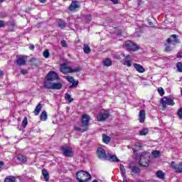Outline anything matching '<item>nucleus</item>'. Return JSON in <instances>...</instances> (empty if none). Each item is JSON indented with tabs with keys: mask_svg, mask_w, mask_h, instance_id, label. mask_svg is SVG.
<instances>
[{
	"mask_svg": "<svg viewBox=\"0 0 182 182\" xmlns=\"http://www.w3.org/2000/svg\"><path fill=\"white\" fill-rule=\"evenodd\" d=\"M176 68H177L178 72H181V73L182 72V63H178L176 64Z\"/></svg>",
	"mask_w": 182,
	"mask_h": 182,
	"instance_id": "obj_41",
	"label": "nucleus"
},
{
	"mask_svg": "<svg viewBox=\"0 0 182 182\" xmlns=\"http://www.w3.org/2000/svg\"><path fill=\"white\" fill-rule=\"evenodd\" d=\"M160 105H161L164 109H166L167 106H174L176 103L174 102V98H171L168 97H164L160 100Z\"/></svg>",
	"mask_w": 182,
	"mask_h": 182,
	"instance_id": "obj_3",
	"label": "nucleus"
},
{
	"mask_svg": "<svg viewBox=\"0 0 182 182\" xmlns=\"http://www.w3.org/2000/svg\"><path fill=\"white\" fill-rule=\"evenodd\" d=\"M71 83H72V85L70 86V89H73V88L77 87V85H79V81L74 80V81Z\"/></svg>",
	"mask_w": 182,
	"mask_h": 182,
	"instance_id": "obj_33",
	"label": "nucleus"
},
{
	"mask_svg": "<svg viewBox=\"0 0 182 182\" xmlns=\"http://www.w3.org/2000/svg\"><path fill=\"white\" fill-rule=\"evenodd\" d=\"M171 168L175 170L176 173H182V162L179 164H176V162L172 161L171 163Z\"/></svg>",
	"mask_w": 182,
	"mask_h": 182,
	"instance_id": "obj_11",
	"label": "nucleus"
},
{
	"mask_svg": "<svg viewBox=\"0 0 182 182\" xmlns=\"http://www.w3.org/2000/svg\"><path fill=\"white\" fill-rule=\"evenodd\" d=\"M149 154L142 152L140 156L139 164L142 167H147L149 166Z\"/></svg>",
	"mask_w": 182,
	"mask_h": 182,
	"instance_id": "obj_4",
	"label": "nucleus"
},
{
	"mask_svg": "<svg viewBox=\"0 0 182 182\" xmlns=\"http://www.w3.org/2000/svg\"><path fill=\"white\" fill-rule=\"evenodd\" d=\"M21 73H22V75H26V73H28V70H22L21 71Z\"/></svg>",
	"mask_w": 182,
	"mask_h": 182,
	"instance_id": "obj_49",
	"label": "nucleus"
},
{
	"mask_svg": "<svg viewBox=\"0 0 182 182\" xmlns=\"http://www.w3.org/2000/svg\"><path fill=\"white\" fill-rule=\"evenodd\" d=\"M40 119L42 120V122H45L48 119V114L46 113V111H43L40 115Z\"/></svg>",
	"mask_w": 182,
	"mask_h": 182,
	"instance_id": "obj_24",
	"label": "nucleus"
},
{
	"mask_svg": "<svg viewBox=\"0 0 182 182\" xmlns=\"http://www.w3.org/2000/svg\"><path fill=\"white\" fill-rule=\"evenodd\" d=\"M42 174H43L46 181H49V173H48V171L46 169H43Z\"/></svg>",
	"mask_w": 182,
	"mask_h": 182,
	"instance_id": "obj_26",
	"label": "nucleus"
},
{
	"mask_svg": "<svg viewBox=\"0 0 182 182\" xmlns=\"http://www.w3.org/2000/svg\"><path fill=\"white\" fill-rule=\"evenodd\" d=\"M107 160H109V161H114V162H119L120 160L117 159V156L116 155H112L110 154H108L107 155Z\"/></svg>",
	"mask_w": 182,
	"mask_h": 182,
	"instance_id": "obj_18",
	"label": "nucleus"
},
{
	"mask_svg": "<svg viewBox=\"0 0 182 182\" xmlns=\"http://www.w3.org/2000/svg\"><path fill=\"white\" fill-rule=\"evenodd\" d=\"M17 160H18V161H21V163H26V161H28V159L26 158V156L23 154H18L17 156Z\"/></svg>",
	"mask_w": 182,
	"mask_h": 182,
	"instance_id": "obj_22",
	"label": "nucleus"
},
{
	"mask_svg": "<svg viewBox=\"0 0 182 182\" xmlns=\"http://www.w3.org/2000/svg\"><path fill=\"white\" fill-rule=\"evenodd\" d=\"M74 130H75L76 132H79V131L81 130V132H82V130H83V129H82V128H80L79 127H74Z\"/></svg>",
	"mask_w": 182,
	"mask_h": 182,
	"instance_id": "obj_48",
	"label": "nucleus"
},
{
	"mask_svg": "<svg viewBox=\"0 0 182 182\" xmlns=\"http://www.w3.org/2000/svg\"><path fill=\"white\" fill-rule=\"evenodd\" d=\"M39 1H40L41 4H45V2H46V0H39Z\"/></svg>",
	"mask_w": 182,
	"mask_h": 182,
	"instance_id": "obj_55",
	"label": "nucleus"
},
{
	"mask_svg": "<svg viewBox=\"0 0 182 182\" xmlns=\"http://www.w3.org/2000/svg\"><path fill=\"white\" fill-rule=\"evenodd\" d=\"M4 1H5V0H0V4H2V2H4Z\"/></svg>",
	"mask_w": 182,
	"mask_h": 182,
	"instance_id": "obj_58",
	"label": "nucleus"
},
{
	"mask_svg": "<svg viewBox=\"0 0 182 182\" xmlns=\"http://www.w3.org/2000/svg\"><path fill=\"white\" fill-rule=\"evenodd\" d=\"M149 25L151 26V25H153V23L149 21Z\"/></svg>",
	"mask_w": 182,
	"mask_h": 182,
	"instance_id": "obj_56",
	"label": "nucleus"
},
{
	"mask_svg": "<svg viewBox=\"0 0 182 182\" xmlns=\"http://www.w3.org/2000/svg\"><path fill=\"white\" fill-rule=\"evenodd\" d=\"M122 64L124 65L125 66H127V68H131L132 66V56L130 55H127L125 57L124 60L122 62Z\"/></svg>",
	"mask_w": 182,
	"mask_h": 182,
	"instance_id": "obj_16",
	"label": "nucleus"
},
{
	"mask_svg": "<svg viewBox=\"0 0 182 182\" xmlns=\"http://www.w3.org/2000/svg\"><path fill=\"white\" fill-rule=\"evenodd\" d=\"M17 65L19 66H22L26 63V56L25 55H19L16 60Z\"/></svg>",
	"mask_w": 182,
	"mask_h": 182,
	"instance_id": "obj_14",
	"label": "nucleus"
},
{
	"mask_svg": "<svg viewBox=\"0 0 182 182\" xmlns=\"http://www.w3.org/2000/svg\"><path fill=\"white\" fill-rule=\"evenodd\" d=\"M4 162L0 161V168H2V167H4Z\"/></svg>",
	"mask_w": 182,
	"mask_h": 182,
	"instance_id": "obj_52",
	"label": "nucleus"
},
{
	"mask_svg": "<svg viewBox=\"0 0 182 182\" xmlns=\"http://www.w3.org/2000/svg\"><path fill=\"white\" fill-rule=\"evenodd\" d=\"M5 26V21L0 20V28H4Z\"/></svg>",
	"mask_w": 182,
	"mask_h": 182,
	"instance_id": "obj_47",
	"label": "nucleus"
},
{
	"mask_svg": "<svg viewBox=\"0 0 182 182\" xmlns=\"http://www.w3.org/2000/svg\"><path fill=\"white\" fill-rule=\"evenodd\" d=\"M46 80H58L59 79V75L55 71H50L48 73L46 77Z\"/></svg>",
	"mask_w": 182,
	"mask_h": 182,
	"instance_id": "obj_10",
	"label": "nucleus"
},
{
	"mask_svg": "<svg viewBox=\"0 0 182 182\" xmlns=\"http://www.w3.org/2000/svg\"><path fill=\"white\" fill-rule=\"evenodd\" d=\"M66 80L68 82H70V83H73V82L75 80V79H73V77H72V76H67Z\"/></svg>",
	"mask_w": 182,
	"mask_h": 182,
	"instance_id": "obj_44",
	"label": "nucleus"
},
{
	"mask_svg": "<svg viewBox=\"0 0 182 182\" xmlns=\"http://www.w3.org/2000/svg\"><path fill=\"white\" fill-rule=\"evenodd\" d=\"M139 123H144V121L146 120V111L144 109L139 111Z\"/></svg>",
	"mask_w": 182,
	"mask_h": 182,
	"instance_id": "obj_15",
	"label": "nucleus"
},
{
	"mask_svg": "<svg viewBox=\"0 0 182 182\" xmlns=\"http://www.w3.org/2000/svg\"><path fill=\"white\" fill-rule=\"evenodd\" d=\"M170 45H171V43H166L165 44L166 52H171L172 49H171V47H170Z\"/></svg>",
	"mask_w": 182,
	"mask_h": 182,
	"instance_id": "obj_35",
	"label": "nucleus"
},
{
	"mask_svg": "<svg viewBox=\"0 0 182 182\" xmlns=\"http://www.w3.org/2000/svg\"><path fill=\"white\" fill-rule=\"evenodd\" d=\"M79 8H80V4H79V1L73 0L69 6V10L71 12H75V11H76V9H79Z\"/></svg>",
	"mask_w": 182,
	"mask_h": 182,
	"instance_id": "obj_12",
	"label": "nucleus"
},
{
	"mask_svg": "<svg viewBox=\"0 0 182 182\" xmlns=\"http://www.w3.org/2000/svg\"><path fill=\"white\" fill-rule=\"evenodd\" d=\"M77 180L79 182H89L92 178V176L88 172L80 171L76 173Z\"/></svg>",
	"mask_w": 182,
	"mask_h": 182,
	"instance_id": "obj_1",
	"label": "nucleus"
},
{
	"mask_svg": "<svg viewBox=\"0 0 182 182\" xmlns=\"http://www.w3.org/2000/svg\"><path fill=\"white\" fill-rule=\"evenodd\" d=\"M61 45L63 48H68V44L66 43V41L65 40L61 41Z\"/></svg>",
	"mask_w": 182,
	"mask_h": 182,
	"instance_id": "obj_45",
	"label": "nucleus"
},
{
	"mask_svg": "<svg viewBox=\"0 0 182 182\" xmlns=\"http://www.w3.org/2000/svg\"><path fill=\"white\" fill-rule=\"evenodd\" d=\"M83 50H84L85 53H87V54H89L91 52L90 47H89V46L87 44L84 45Z\"/></svg>",
	"mask_w": 182,
	"mask_h": 182,
	"instance_id": "obj_30",
	"label": "nucleus"
},
{
	"mask_svg": "<svg viewBox=\"0 0 182 182\" xmlns=\"http://www.w3.org/2000/svg\"><path fill=\"white\" fill-rule=\"evenodd\" d=\"M110 113L107 110L101 111L97 116L98 122H105L106 119H109Z\"/></svg>",
	"mask_w": 182,
	"mask_h": 182,
	"instance_id": "obj_5",
	"label": "nucleus"
},
{
	"mask_svg": "<svg viewBox=\"0 0 182 182\" xmlns=\"http://www.w3.org/2000/svg\"><path fill=\"white\" fill-rule=\"evenodd\" d=\"M92 182H99V181H97V180H94L92 181Z\"/></svg>",
	"mask_w": 182,
	"mask_h": 182,
	"instance_id": "obj_59",
	"label": "nucleus"
},
{
	"mask_svg": "<svg viewBox=\"0 0 182 182\" xmlns=\"http://www.w3.org/2000/svg\"><path fill=\"white\" fill-rule=\"evenodd\" d=\"M119 170L121 173H122V176H125L126 174V169L124 168V166L120 165L119 166Z\"/></svg>",
	"mask_w": 182,
	"mask_h": 182,
	"instance_id": "obj_37",
	"label": "nucleus"
},
{
	"mask_svg": "<svg viewBox=\"0 0 182 182\" xmlns=\"http://www.w3.org/2000/svg\"><path fill=\"white\" fill-rule=\"evenodd\" d=\"M63 85H62V83H60V82H58V83H56V82H53V87H52V90H60V89L61 88V87H63Z\"/></svg>",
	"mask_w": 182,
	"mask_h": 182,
	"instance_id": "obj_21",
	"label": "nucleus"
},
{
	"mask_svg": "<svg viewBox=\"0 0 182 182\" xmlns=\"http://www.w3.org/2000/svg\"><path fill=\"white\" fill-rule=\"evenodd\" d=\"M124 182H127V181H124Z\"/></svg>",
	"mask_w": 182,
	"mask_h": 182,
	"instance_id": "obj_62",
	"label": "nucleus"
},
{
	"mask_svg": "<svg viewBox=\"0 0 182 182\" xmlns=\"http://www.w3.org/2000/svg\"><path fill=\"white\" fill-rule=\"evenodd\" d=\"M111 2H113V4H117V2H119L118 0H110Z\"/></svg>",
	"mask_w": 182,
	"mask_h": 182,
	"instance_id": "obj_53",
	"label": "nucleus"
},
{
	"mask_svg": "<svg viewBox=\"0 0 182 182\" xmlns=\"http://www.w3.org/2000/svg\"><path fill=\"white\" fill-rule=\"evenodd\" d=\"M102 141L105 144H109V142L110 141V136L106 134H102Z\"/></svg>",
	"mask_w": 182,
	"mask_h": 182,
	"instance_id": "obj_27",
	"label": "nucleus"
},
{
	"mask_svg": "<svg viewBox=\"0 0 182 182\" xmlns=\"http://www.w3.org/2000/svg\"><path fill=\"white\" fill-rule=\"evenodd\" d=\"M82 126L84 127L82 130V133L86 132L87 130V126H89V121L90 120V117L87 114L82 115Z\"/></svg>",
	"mask_w": 182,
	"mask_h": 182,
	"instance_id": "obj_6",
	"label": "nucleus"
},
{
	"mask_svg": "<svg viewBox=\"0 0 182 182\" xmlns=\"http://www.w3.org/2000/svg\"><path fill=\"white\" fill-rule=\"evenodd\" d=\"M58 26L59 28H60L61 29H63V28H65L66 26V23H65L64 21H60L58 22Z\"/></svg>",
	"mask_w": 182,
	"mask_h": 182,
	"instance_id": "obj_36",
	"label": "nucleus"
},
{
	"mask_svg": "<svg viewBox=\"0 0 182 182\" xmlns=\"http://www.w3.org/2000/svg\"><path fill=\"white\" fill-rule=\"evenodd\" d=\"M16 178L15 176H9L4 179V182H16Z\"/></svg>",
	"mask_w": 182,
	"mask_h": 182,
	"instance_id": "obj_25",
	"label": "nucleus"
},
{
	"mask_svg": "<svg viewBox=\"0 0 182 182\" xmlns=\"http://www.w3.org/2000/svg\"><path fill=\"white\" fill-rule=\"evenodd\" d=\"M4 72H2V71H0V77H4Z\"/></svg>",
	"mask_w": 182,
	"mask_h": 182,
	"instance_id": "obj_54",
	"label": "nucleus"
},
{
	"mask_svg": "<svg viewBox=\"0 0 182 182\" xmlns=\"http://www.w3.org/2000/svg\"><path fill=\"white\" fill-rule=\"evenodd\" d=\"M65 100H68L69 103H72V102H73V98H72V96H70L69 93H65Z\"/></svg>",
	"mask_w": 182,
	"mask_h": 182,
	"instance_id": "obj_31",
	"label": "nucleus"
},
{
	"mask_svg": "<svg viewBox=\"0 0 182 182\" xmlns=\"http://www.w3.org/2000/svg\"><path fill=\"white\" fill-rule=\"evenodd\" d=\"M43 86H44L45 89H52V87L53 86V82H52L51 80H46L44 81Z\"/></svg>",
	"mask_w": 182,
	"mask_h": 182,
	"instance_id": "obj_19",
	"label": "nucleus"
},
{
	"mask_svg": "<svg viewBox=\"0 0 182 182\" xmlns=\"http://www.w3.org/2000/svg\"><path fill=\"white\" fill-rule=\"evenodd\" d=\"M104 66H112V60L106 58L102 61Z\"/></svg>",
	"mask_w": 182,
	"mask_h": 182,
	"instance_id": "obj_28",
	"label": "nucleus"
},
{
	"mask_svg": "<svg viewBox=\"0 0 182 182\" xmlns=\"http://www.w3.org/2000/svg\"><path fill=\"white\" fill-rule=\"evenodd\" d=\"M152 154L154 157H160V151H152Z\"/></svg>",
	"mask_w": 182,
	"mask_h": 182,
	"instance_id": "obj_43",
	"label": "nucleus"
},
{
	"mask_svg": "<svg viewBox=\"0 0 182 182\" xmlns=\"http://www.w3.org/2000/svg\"><path fill=\"white\" fill-rule=\"evenodd\" d=\"M134 151H136V149H134Z\"/></svg>",
	"mask_w": 182,
	"mask_h": 182,
	"instance_id": "obj_60",
	"label": "nucleus"
},
{
	"mask_svg": "<svg viewBox=\"0 0 182 182\" xmlns=\"http://www.w3.org/2000/svg\"><path fill=\"white\" fill-rule=\"evenodd\" d=\"M149 133V129L144 128L139 132L140 136H146Z\"/></svg>",
	"mask_w": 182,
	"mask_h": 182,
	"instance_id": "obj_32",
	"label": "nucleus"
},
{
	"mask_svg": "<svg viewBox=\"0 0 182 182\" xmlns=\"http://www.w3.org/2000/svg\"><path fill=\"white\" fill-rule=\"evenodd\" d=\"M85 21L87 23H90V22L92 21V16H90V14L87 15L85 16Z\"/></svg>",
	"mask_w": 182,
	"mask_h": 182,
	"instance_id": "obj_40",
	"label": "nucleus"
},
{
	"mask_svg": "<svg viewBox=\"0 0 182 182\" xmlns=\"http://www.w3.org/2000/svg\"><path fill=\"white\" fill-rule=\"evenodd\" d=\"M178 36L176 34H173L171 38L166 40L167 43H172L173 45H176V43H180V41L178 40Z\"/></svg>",
	"mask_w": 182,
	"mask_h": 182,
	"instance_id": "obj_13",
	"label": "nucleus"
},
{
	"mask_svg": "<svg viewBox=\"0 0 182 182\" xmlns=\"http://www.w3.org/2000/svg\"><path fill=\"white\" fill-rule=\"evenodd\" d=\"M139 149H140V147H141V146H139Z\"/></svg>",
	"mask_w": 182,
	"mask_h": 182,
	"instance_id": "obj_61",
	"label": "nucleus"
},
{
	"mask_svg": "<svg viewBox=\"0 0 182 182\" xmlns=\"http://www.w3.org/2000/svg\"><path fill=\"white\" fill-rule=\"evenodd\" d=\"M29 49H31V50H33L35 49V46L31 45Z\"/></svg>",
	"mask_w": 182,
	"mask_h": 182,
	"instance_id": "obj_50",
	"label": "nucleus"
},
{
	"mask_svg": "<svg viewBox=\"0 0 182 182\" xmlns=\"http://www.w3.org/2000/svg\"><path fill=\"white\" fill-rule=\"evenodd\" d=\"M60 70L64 75H68V73H76L82 70L81 67H77L75 69H72V68L68 66V64H62L60 68Z\"/></svg>",
	"mask_w": 182,
	"mask_h": 182,
	"instance_id": "obj_2",
	"label": "nucleus"
},
{
	"mask_svg": "<svg viewBox=\"0 0 182 182\" xmlns=\"http://www.w3.org/2000/svg\"><path fill=\"white\" fill-rule=\"evenodd\" d=\"M44 58H46V59H48V58H49L50 53H49V50H46L43 53Z\"/></svg>",
	"mask_w": 182,
	"mask_h": 182,
	"instance_id": "obj_42",
	"label": "nucleus"
},
{
	"mask_svg": "<svg viewBox=\"0 0 182 182\" xmlns=\"http://www.w3.org/2000/svg\"><path fill=\"white\" fill-rule=\"evenodd\" d=\"M134 68L139 73H144V72H146L144 68H143V66H141L140 64L134 63Z\"/></svg>",
	"mask_w": 182,
	"mask_h": 182,
	"instance_id": "obj_17",
	"label": "nucleus"
},
{
	"mask_svg": "<svg viewBox=\"0 0 182 182\" xmlns=\"http://www.w3.org/2000/svg\"><path fill=\"white\" fill-rule=\"evenodd\" d=\"M41 110H42V104L39 103L35 108L33 113L36 116H38L39 113H41Z\"/></svg>",
	"mask_w": 182,
	"mask_h": 182,
	"instance_id": "obj_20",
	"label": "nucleus"
},
{
	"mask_svg": "<svg viewBox=\"0 0 182 182\" xmlns=\"http://www.w3.org/2000/svg\"><path fill=\"white\" fill-rule=\"evenodd\" d=\"M158 93L160 95V96L164 95V90L163 89V87L158 88Z\"/></svg>",
	"mask_w": 182,
	"mask_h": 182,
	"instance_id": "obj_39",
	"label": "nucleus"
},
{
	"mask_svg": "<svg viewBox=\"0 0 182 182\" xmlns=\"http://www.w3.org/2000/svg\"><path fill=\"white\" fill-rule=\"evenodd\" d=\"M125 48L128 49V50H132V52H136V50H139V46L133 43V42L128 41L125 42Z\"/></svg>",
	"mask_w": 182,
	"mask_h": 182,
	"instance_id": "obj_7",
	"label": "nucleus"
},
{
	"mask_svg": "<svg viewBox=\"0 0 182 182\" xmlns=\"http://www.w3.org/2000/svg\"><path fill=\"white\" fill-rule=\"evenodd\" d=\"M62 151L65 157H72L73 156V149L69 146H63Z\"/></svg>",
	"mask_w": 182,
	"mask_h": 182,
	"instance_id": "obj_9",
	"label": "nucleus"
},
{
	"mask_svg": "<svg viewBox=\"0 0 182 182\" xmlns=\"http://www.w3.org/2000/svg\"><path fill=\"white\" fill-rule=\"evenodd\" d=\"M22 127H26V126L28 125V118L24 117L23 120L22 121Z\"/></svg>",
	"mask_w": 182,
	"mask_h": 182,
	"instance_id": "obj_38",
	"label": "nucleus"
},
{
	"mask_svg": "<svg viewBox=\"0 0 182 182\" xmlns=\"http://www.w3.org/2000/svg\"><path fill=\"white\" fill-rule=\"evenodd\" d=\"M97 155L100 160H107V155H106V151L102 147H100L97 150Z\"/></svg>",
	"mask_w": 182,
	"mask_h": 182,
	"instance_id": "obj_8",
	"label": "nucleus"
},
{
	"mask_svg": "<svg viewBox=\"0 0 182 182\" xmlns=\"http://www.w3.org/2000/svg\"><path fill=\"white\" fill-rule=\"evenodd\" d=\"M132 170L134 174H139V173H140V168L137 166H133Z\"/></svg>",
	"mask_w": 182,
	"mask_h": 182,
	"instance_id": "obj_34",
	"label": "nucleus"
},
{
	"mask_svg": "<svg viewBox=\"0 0 182 182\" xmlns=\"http://www.w3.org/2000/svg\"><path fill=\"white\" fill-rule=\"evenodd\" d=\"M178 116L179 117L180 119H182V108L178 109Z\"/></svg>",
	"mask_w": 182,
	"mask_h": 182,
	"instance_id": "obj_46",
	"label": "nucleus"
},
{
	"mask_svg": "<svg viewBox=\"0 0 182 182\" xmlns=\"http://www.w3.org/2000/svg\"><path fill=\"white\" fill-rule=\"evenodd\" d=\"M136 182H144V181H143L141 180H138Z\"/></svg>",
	"mask_w": 182,
	"mask_h": 182,
	"instance_id": "obj_57",
	"label": "nucleus"
},
{
	"mask_svg": "<svg viewBox=\"0 0 182 182\" xmlns=\"http://www.w3.org/2000/svg\"><path fill=\"white\" fill-rule=\"evenodd\" d=\"M7 26H9L11 31H14V29L16 26V23L14 21H11L7 22Z\"/></svg>",
	"mask_w": 182,
	"mask_h": 182,
	"instance_id": "obj_23",
	"label": "nucleus"
},
{
	"mask_svg": "<svg viewBox=\"0 0 182 182\" xmlns=\"http://www.w3.org/2000/svg\"><path fill=\"white\" fill-rule=\"evenodd\" d=\"M177 58H182V53H178Z\"/></svg>",
	"mask_w": 182,
	"mask_h": 182,
	"instance_id": "obj_51",
	"label": "nucleus"
},
{
	"mask_svg": "<svg viewBox=\"0 0 182 182\" xmlns=\"http://www.w3.org/2000/svg\"><path fill=\"white\" fill-rule=\"evenodd\" d=\"M156 176L158 177V178H161V180H164V173H163L162 171H158L156 172Z\"/></svg>",
	"mask_w": 182,
	"mask_h": 182,
	"instance_id": "obj_29",
	"label": "nucleus"
}]
</instances>
